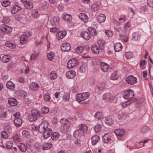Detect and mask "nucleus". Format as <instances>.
<instances>
[{
    "label": "nucleus",
    "mask_w": 153,
    "mask_h": 153,
    "mask_svg": "<svg viewBox=\"0 0 153 153\" xmlns=\"http://www.w3.org/2000/svg\"><path fill=\"white\" fill-rule=\"evenodd\" d=\"M87 66L85 63H83L80 67V71L82 73L84 72L86 70V68Z\"/></svg>",
    "instance_id": "obj_47"
},
{
    "label": "nucleus",
    "mask_w": 153,
    "mask_h": 153,
    "mask_svg": "<svg viewBox=\"0 0 153 153\" xmlns=\"http://www.w3.org/2000/svg\"><path fill=\"white\" fill-rule=\"evenodd\" d=\"M90 94L88 92L84 93L76 94V100L79 102L85 100L89 97Z\"/></svg>",
    "instance_id": "obj_5"
},
{
    "label": "nucleus",
    "mask_w": 153,
    "mask_h": 153,
    "mask_svg": "<svg viewBox=\"0 0 153 153\" xmlns=\"http://www.w3.org/2000/svg\"><path fill=\"white\" fill-rule=\"evenodd\" d=\"M100 140V137L97 135H95L91 138V143L93 145H94L99 142Z\"/></svg>",
    "instance_id": "obj_24"
},
{
    "label": "nucleus",
    "mask_w": 153,
    "mask_h": 153,
    "mask_svg": "<svg viewBox=\"0 0 153 153\" xmlns=\"http://www.w3.org/2000/svg\"><path fill=\"white\" fill-rule=\"evenodd\" d=\"M13 143L11 141H9L6 143V146L7 149H10L13 146Z\"/></svg>",
    "instance_id": "obj_55"
},
{
    "label": "nucleus",
    "mask_w": 153,
    "mask_h": 153,
    "mask_svg": "<svg viewBox=\"0 0 153 153\" xmlns=\"http://www.w3.org/2000/svg\"><path fill=\"white\" fill-rule=\"evenodd\" d=\"M125 56L127 58L129 59L132 57L133 54L130 52H127L126 53Z\"/></svg>",
    "instance_id": "obj_61"
},
{
    "label": "nucleus",
    "mask_w": 153,
    "mask_h": 153,
    "mask_svg": "<svg viewBox=\"0 0 153 153\" xmlns=\"http://www.w3.org/2000/svg\"><path fill=\"white\" fill-rule=\"evenodd\" d=\"M134 96V91L131 89H128L125 91L123 93V97L124 99L130 100L134 99L135 100L134 98H132Z\"/></svg>",
    "instance_id": "obj_6"
},
{
    "label": "nucleus",
    "mask_w": 153,
    "mask_h": 153,
    "mask_svg": "<svg viewBox=\"0 0 153 153\" xmlns=\"http://www.w3.org/2000/svg\"><path fill=\"white\" fill-rule=\"evenodd\" d=\"M97 89L98 90L99 92H101L104 88V87L102 84H100L98 85L97 86Z\"/></svg>",
    "instance_id": "obj_54"
},
{
    "label": "nucleus",
    "mask_w": 153,
    "mask_h": 153,
    "mask_svg": "<svg viewBox=\"0 0 153 153\" xmlns=\"http://www.w3.org/2000/svg\"><path fill=\"white\" fill-rule=\"evenodd\" d=\"M30 87L31 89L36 91L39 88V85L37 83L32 82L30 85Z\"/></svg>",
    "instance_id": "obj_27"
},
{
    "label": "nucleus",
    "mask_w": 153,
    "mask_h": 153,
    "mask_svg": "<svg viewBox=\"0 0 153 153\" xmlns=\"http://www.w3.org/2000/svg\"><path fill=\"white\" fill-rule=\"evenodd\" d=\"M40 113V111L37 110H33L32 114L28 116L29 120L31 122H33L36 121L37 118V115H39Z\"/></svg>",
    "instance_id": "obj_4"
},
{
    "label": "nucleus",
    "mask_w": 153,
    "mask_h": 153,
    "mask_svg": "<svg viewBox=\"0 0 153 153\" xmlns=\"http://www.w3.org/2000/svg\"><path fill=\"white\" fill-rule=\"evenodd\" d=\"M124 131L123 129H118L115 130L114 133L117 135L121 137L124 134Z\"/></svg>",
    "instance_id": "obj_33"
},
{
    "label": "nucleus",
    "mask_w": 153,
    "mask_h": 153,
    "mask_svg": "<svg viewBox=\"0 0 153 153\" xmlns=\"http://www.w3.org/2000/svg\"><path fill=\"white\" fill-rule=\"evenodd\" d=\"M102 126L98 124L94 128V131L96 133H97L101 131Z\"/></svg>",
    "instance_id": "obj_49"
},
{
    "label": "nucleus",
    "mask_w": 153,
    "mask_h": 153,
    "mask_svg": "<svg viewBox=\"0 0 153 153\" xmlns=\"http://www.w3.org/2000/svg\"><path fill=\"white\" fill-rule=\"evenodd\" d=\"M52 146V145L51 143H46L42 145V149L44 150H46L51 148Z\"/></svg>",
    "instance_id": "obj_41"
},
{
    "label": "nucleus",
    "mask_w": 153,
    "mask_h": 153,
    "mask_svg": "<svg viewBox=\"0 0 153 153\" xmlns=\"http://www.w3.org/2000/svg\"><path fill=\"white\" fill-rule=\"evenodd\" d=\"M61 123L63 125L60 128L61 131L63 134L68 132L70 129V123L69 121L65 118H62L60 120Z\"/></svg>",
    "instance_id": "obj_2"
},
{
    "label": "nucleus",
    "mask_w": 153,
    "mask_h": 153,
    "mask_svg": "<svg viewBox=\"0 0 153 153\" xmlns=\"http://www.w3.org/2000/svg\"><path fill=\"white\" fill-rule=\"evenodd\" d=\"M126 15L124 14L121 15L120 17L118 19L119 21L121 24L123 23L126 20Z\"/></svg>",
    "instance_id": "obj_45"
},
{
    "label": "nucleus",
    "mask_w": 153,
    "mask_h": 153,
    "mask_svg": "<svg viewBox=\"0 0 153 153\" xmlns=\"http://www.w3.org/2000/svg\"><path fill=\"white\" fill-rule=\"evenodd\" d=\"M126 82L130 85H133L137 82V78L132 75L128 76L126 79Z\"/></svg>",
    "instance_id": "obj_7"
},
{
    "label": "nucleus",
    "mask_w": 153,
    "mask_h": 153,
    "mask_svg": "<svg viewBox=\"0 0 153 153\" xmlns=\"http://www.w3.org/2000/svg\"><path fill=\"white\" fill-rule=\"evenodd\" d=\"M73 136L76 138H80L83 136V133L82 131L78 129L74 131Z\"/></svg>",
    "instance_id": "obj_12"
},
{
    "label": "nucleus",
    "mask_w": 153,
    "mask_h": 153,
    "mask_svg": "<svg viewBox=\"0 0 153 153\" xmlns=\"http://www.w3.org/2000/svg\"><path fill=\"white\" fill-rule=\"evenodd\" d=\"M70 98V94L68 92H66L64 93V96H63V100L65 101H68Z\"/></svg>",
    "instance_id": "obj_52"
},
{
    "label": "nucleus",
    "mask_w": 153,
    "mask_h": 153,
    "mask_svg": "<svg viewBox=\"0 0 153 153\" xmlns=\"http://www.w3.org/2000/svg\"><path fill=\"white\" fill-rule=\"evenodd\" d=\"M13 139L15 143L19 142L20 141V138L18 135H15L13 137Z\"/></svg>",
    "instance_id": "obj_60"
},
{
    "label": "nucleus",
    "mask_w": 153,
    "mask_h": 153,
    "mask_svg": "<svg viewBox=\"0 0 153 153\" xmlns=\"http://www.w3.org/2000/svg\"><path fill=\"white\" fill-rule=\"evenodd\" d=\"M118 77V75L117 73L114 72L112 74L110 77V79L111 80H114L117 79Z\"/></svg>",
    "instance_id": "obj_50"
},
{
    "label": "nucleus",
    "mask_w": 153,
    "mask_h": 153,
    "mask_svg": "<svg viewBox=\"0 0 153 153\" xmlns=\"http://www.w3.org/2000/svg\"><path fill=\"white\" fill-rule=\"evenodd\" d=\"M9 104L12 106H14L17 105V102L16 100L14 98H10L8 100Z\"/></svg>",
    "instance_id": "obj_43"
},
{
    "label": "nucleus",
    "mask_w": 153,
    "mask_h": 153,
    "mask_svg": "<svg viewBox=\"0 0 153 153\" xmlns=\"http://www.w3.org/2000/svg\"><path fill=\"white\" fill-rule=\"evenodd\" d=\"M71 46L70 44L65 42L62 43L61 46V50L63 51H68L71 49Z\"/></svg>",
    "instance_id": "obj_11"
},
{
    "label": "nucleus",
    "mask_w": 153,
    "mask_h": 153,
    "mask_svg": "<svg viewBox=\"0 0 153 153\" xmlns=\"http://www.w3.org/2000/svg\"><path fill=\"white\" fill-rule=\"evenodd\" d=\"M111 133H107L104 134L102 137V140L105 143H108L111 140Z\"/></svg>",
    "instance_id": "obj_16"
},
{
    "label": "nucleus",
    "mask_w": 153,
    "mask_h": 153,
    "mask_svg": "<svg viewBox=\"0 0 153 153\" xmlns=\"http://www.w3.org/2000/svg\"><path fill=\"white\" fill-rule=\"evenodd\" d=\"M76 51L78 53H81L83 51V48L81 46L78 47L76 48Z\"/></svg>",
    "instance_id": "obj_63"
},
{
    "label": "nucleus",
    "mask_w": 153,
    "mask_h": 153,
    "mask_svg": "<svg viewBox=\"0 0 153 153\" xmlns=\"http://www.w3.org/2000/svg\"><path fill=\"white\" fill-rule=\"evenodd\" d=\"M10 56L7 55H4L1 58V60L4 63H7L9 62L10 60Z\"/></svg>",
    "instance_id": "obj_32"
},
{
    "label": "nucleus",
    "mask_w": 153,
    "mask_h": 153,
    "mask_svg": "<svg viewBox=\"0 0 153 153\" xmlns=\"http://www.w3.org/2000/svg\"><path fill=\"white\" fill-rule=\"evenodd\" d=\"M59 136V133L57 132H54L52 133L51 135V138L53 140H57Z\"/></svg>",
    "instance_id": "obj_38"
},
{
    "label": "nucleus",
    "mask_w": 153,
    "mask_h": 153,
    "mask_svg": "<svg viewBox=\"0 0 153 153\" xmlns=\"http://www.w3.org/2000/svg\"><path fill=\"white\" fill-rule=\"evenodd\" d=\"M66 34V32L65 31L58 32L56 34V37L58 40H60L63 39Z\"/></svg>",
    "instance_id": "obj_23"
},
{
    "label": "nucleus",
    "mask_w": 153,
    "mask_h": 153,
    "mask_svg": "<svg viewBox=\"0 0 153 153\" xmlns=\"http://www.w3.org/2000/svg\"><path fill=\"white\" fill-rule=\"evenodd\" d=\"M28 39L27 35L25 34L22 35L20 37V42L21 44L24 45L27 42Z\"/></svg>",
    "instance_id": "obj_15"
},
{
    "label": "nucleus",
    "mask_w": 153,
    "mask_h": 153,
    "mask_svg": "<svg viewBox=\"0 0 153 153\" xmlns=\"http://www.w3.org/2000/svg\"><path fill=\"white\" fill-rule=\"evenodd\" d=\"M54 54L52 52H50L47 54L48 58L50 60L52 61L53 59Z\"/></svg>",
    "instance_id": "obj_51"
},
{
    "label": "nucleus",
    "mask_w": 153,
    "mask_h": 153,
    "mask_svg": "<svg viewBox=\"0 0 153 153\" xmlns=\"http://www.w3.org/2000/svg\"><path fill=\"white\" fill-rule=\"evenodd\" d=\"M38 131L40 133H43V136L45 139L50 137L53 132L52 129L48 126V122L46 121H43L39 124Z\"/></svg>",
    "instance_id": "obj_1"
},
{
    "label": "nucleus",
    "mask_w": 153,
    "mask_h": 153,
    "mask_svg": "<svg viewBox=\"0 0 153 153\" xmlns=\"http://www.w3.org/2000/svg\"><path fill=\"white\" fill-rule=\"evenodd\" d=\"M1 29L4 32L9 34L12 31V29L10 27L5 25H2L1 26Z\"/></svg>",
    "instance_id": "obj_9"
},
{
    "label": "nucleus",
    "mask_w": 153,
    "mask_h": 153,
    "mask_svg": "<svg viewBox=\"0 0 153 153\" xmlns=\"http://www.w3.org/2000/svg\"><path fill=\"white\" fill-rule=\"evenodd\" d=\"M139 36V34L138 32H134L132 34V40L135 41H137Z\"/></svg>",
    "instance_id": "obj_46"
},
{
    "label": "nucleus",
    "mask_w": 153,
    "mask_h": 153,
    "mask_svg": "<svg viewBox=\"0 0 153 153\" xmlns=\"http://www.w3.org/2000/svg\"><path fill=\"white\" fill-rule=\"evenodd\" d=\"M76 75V72L72 70L67 71L66 74V76L68 79L73 78L75 77Z\"/></svg>",
    "instance_id": "obj_14"
},
{
    "label": "nucleus",
    "mask_w": 153,
    "mask_h": 153,
    "mask_svg": "<svg viewBox=\"0 0 153 153\" xmlns=\"http://www.w3.org/2000/svg\"><path fill=\"white\" fill-rule=\"evenodd\" d=\"M99 8L98 6L96 4H93L91 6V9L93 11H97Z\"/></svg>",
    "instance_id": "obj_59"
},
{
    "label": "nucleus",
    "mask_w": 153,
    "mask_h": 153,
    "mask_svg": "<svg viewBox=\"0 0 153 153\" xmlns=\"http://www.w3.org/2000/svg\"><path fill=\"white\" fill-rule=\"evenodd\" d=\"M10 4V2L9 1L6 0L2 1L1 4L3 7H6L9 5Z\"/></svg>",
    "instance_id": "obj_58"
},
{
    "label": "nucleus",
    "mask_w": 153,
    "mask_h": 153,
    "mask_svg": "<svg viewBox=\"0 0 153 153\" xmlns=\"http://www.w3.org/2000/svg\"><path fill=\"white\" fill-rule=\"evenodd\" d=\"M10 20L9 18L7 17H4L3 19L2 20V22L3 23H8Z\"/></svg>",
    "instance_id": "obj_64"
},
{
    "label": "nucleus",
    "mask_w": 153,
    "mask_h": 153,
    "mask_svg": "<svg viewBox=\"0 0 153 153\" xmlns=\"http://www.w3.org/2000/svg\"><path fill=\"white\" fill-rule=\"evenodd\" d=\"M81 36L86 40H88L90 38V35L89 33L87 32H84L81 34Z\"/></svg>",
    "instance_id": "obj_29"
},
{
    "label": "nucleus",
    "mask_w": 153,
    "mask_h": 153,
    "mask_svg": "<svg viewBox=\"0 0 153 153\" xmlns=\"http://www.w3.org/2000/svg\"><path fill=\"white\" fill-rule=\"evenodd\" d=\"M73 145L75 146H80L82 144V141L79 140L75 139L73 141Z\"/></svg>",
    "instance_id": "obj_42"
},
{
    "label": "nucleus",
    "mask_w": 153,
    "mask_h": 153,
    "mask_svg": "<svg viewBox=\"0 0 153 153\" xmlns=\"http://www.w3.org/2000/svg\"><path fill=\"white\" fill-rule=\"evenodd\" d=\"M113 96L108 93H107L104 94L102 97V99L104 100L109 101L112 100Z\"/></svg>",
    "instance_id": "obj_17"
},
{
    "label": "nucleus",
    "mask_w": 153,
    "mask_h": 153,
    "mask_svg": "<svg viewBox=\"0 0 153 153\" xmlns=\"http://www.w3.org/2000/svg\"><path fill=\"white\" fill-rule=\"evenodd\" d=\"M31 15L33 18H37L39 16L40 13L37 10H34L32 11Z\"/></svg>",
    "instance_id": "obj_34"
},
{
    "label": "nucleus",
    "mask_w": 153,
    "mask_h": 153,
    "mask_svg": "<svg viewBox=\"0 0 153 153\" xmlns=\"http://www.w3.org/2000/svg\"><path fill=\"white\" fill-rule=\"evenodd\" d=\"M5 45L10 49L16 48V46L13 43L10 41H7L5 43Z\"/></svg>",
    "instance_id": "obj_36"
},
{
    "label": "nucleus",
    "mask_w": 153,
    "mask_h": 153,
    "mask_svg": "<svg viewBox=\"0 0 153 153\" xmlns=\"http://www.w3.org/2000/svg\"><path fill=\"white\" fill-rule=\"evenodd\" d=\"M62 17L64 20L69 22L72 19V17L71 14H68L67 13L64 12L62 15Z\"/></svg>",
    "instance_id": "obj_10"
},
{
    "label": "nucleus",
    "mask_w": 153,
    "mask_h": 153,
    "mask_svg": "<svg viewBox=\"0 0 153 153\" xmlns=\"http://www.w3.org/2000/svg\"><path fill=\"white\" fill-rule=\"evenodd\" d=\"M1 136L4 139H7L8 137V134L5 131L1 132Z\"/></svg>",
    "instance_id": "obj_62"
},
{
    "label": "nucleus",
    "mask_w": 153,
    "mask_h": 153,
    "mask_svg": "<svg viewBox=\"0 0 153 153\" xmlns=\"http://www.w3.org/2000/svg\"><path fill=\"white\" fill-rule=\"evenodd\" d=\"M41 110L42 112L45 114L48 113L49 111V109L48 107L45 106L42 107Z\"/></svg>",
    "instance_id": "obj_53"
},
{
    "label": "nucleus",
    "mask_w": 153,
    "mask_h": 153,
    "mask_svg": "<svg viewBox=\"0 0 153 153\" xmlns=\"http://www.w3.org/2000/svg\"><path fill=\"white\" fill-rule=\"evenodd\" d=\"M77 64V60L75 59H72L68 61L67 64V67L69 68H72L75 67Z\"/></svg>",
    "instance_id": "obj_8"
},
{
    "label": "nucleus",
    "mask_w": 153,
    "mask_h": 153,
    "mask_svg": "<svg viewBox=\"0 0 153 153\" xmlns=\"http://www.w3.org/2000/svg\"><path fill=\"white\" fill-rule=\"evenodd\" d=\"M22 7L21 6L18 5H15L12 7L11 12L12 14H14L21 10Z\"/></svg>",
    "instance_id": "obj_21"
},
{
    "label": "nucleus",
    "mask_w": 153,
    "mask_h": 153,
    "mask_svg": "<svg viewBox=\"0 0 153 153\" xmlns=\"http://www.w3.org/2000/svg\"><path fill=\"white\" fill-rule=\"evenodd\" d=\"M78 129L84 133L87 131L88 129V127L85 124H81L78 126Z\"/></svg>",
    "instance_id": "obj_20"
},
{
    "label": "nucleus",
    "mask_w": 153,
    "mask_h": 153,
    "mask_svg": "<svg viewBox=\"0 0 153 153\" xmlns=\"http://www.w3.org/2000/svg\"><path fill=\"white\" fill-rule=\"evenodd\" d=\"M134 101V99H131L126 101L122 103L121 105V106L122 108H124L127 106L131 103L133 102Z\"/></svg>",
    "instance_id": "obj_40"
},
{
    "label": "nucleus",
    "mask_w": 153,
    "mask_h": 153,
    "mask_svg": "<svg viewBox=\"0 0 153 153\" xmlns=\"http://www.w3.org/2000/svg\"><path fill=\"white\" fill-rule=\"evenodd\" d=\"M18 148L19 150L22 152H25L27 150L26 146L23 143H19L18 145Z\"/></svg>",
    "instance_id": "obj_28"
},
{
    "label": "nucleus",
    "mask_w": 153,
    "mask_h": 153,
    "mask_svg": "<svg viewBox=\"0 0 153 153\" xmlns=\"http://www.w3.org/2000/svg\"><path fill=\"white\" fill-rule=\"evenodd\" d=\"M39 52L38 51H34L33 53L30 54V60H31L35 59L39 55Z\"/></svg>",
    "instance_id": "obj_37"
},
{
    "label": "nucleus",
    "mask_w": 153,
    "mask_h": 153,
    "mask_svg": "<svg viewBox=\"0 0 153 153\" xmlns=\"http://www.w3.org/2000/svg\"><path fill=\"white\" fill-rule=\"evenodd\" d=\"M24 5L25 7L27 9H30L32 8L33 7V5L32 3L30 1H27L25 3Z\"/></svg>",
    "instance_id": "obj_44"
},
{
    "label": "nucleus",
    "mask_w": 153,
    "mask_h": 153,
    "mask_svg": "<svg viewBox=\"0 0 153 153\" xmlns=\"http://www.w3.org/2000/svg\"><path fill=\"white\" fill-rule=\"evenodd\" d=\"M94 117L97 119L101 120L104 118V115L102 112L98 111L95 113Z\"/></svg>",
    "instance_id": "obj_30"
},
{
    "label": "nucleus",
    "mask_w": 153,
    "mask_h": 153,
    "mask_svg": "<svg viewBox=\"0 0 153 153\" xmlns=\"http://www.w3.org/2000/svg\"><path fill=\"white\" fill-rule=\"evenodd\" d=\"M14 123L16 127H19L22 124V121L21 118H15L14 120Z\"/></svg>",
    "instance_id": "obj_25"
},
{
    "label": "nucleus",
    "mask_w": 153,
    "mask_h": 153,
    "mask_svg": "<svg viewBox=\"0 0 153 153\" xmlns=\"http://www.w3.org/2000/svg\"><path fill=\"white\" fill-rule=\"evenodd\" d=\"M114 47L115 51L116 52H118L122 50L123 46L121 43L118 42L114 44Z\"/></svg>",
    "instance_id": "obj_22"
},
{
    "label": "nucleus",
    "mask_w": 153,
    "mask_h": 153,
    "mask_svg": "<svg viewBox=\"0 0 153 153\" xmlns=\"http://www.w3.org/2000/svg\"><path fill=\"white\" fill-rule=\"evenodd\" d=\"M59 18L57 17L53 18L51 21V25L53 26L57 25L59 24Z\"/></svg>",
    "instance_id": "obj_31"
},
{
    "label": "nucleus",
    "mask_w": 153,
    "mask_h": 153,
    "mask_svg": "<svg viewBox=\"0 0 153 153\" xmlns=\"http://www.w3.org/2000/svg\"><path fill=\"white\" fill-rule=\"evenodd\" d=\"M105 123L108 125H112L114 123L113 120L110 117L106 118L105 120Z\"/></svg>",
    "instance_id": "obj_35"
},
{
    "label": "nucleus",
    "mask_w": 153,
    "mask_h": 153,
    "mask_svg": "<svg viewBox=\"0 0 153 153\" xmlns=\"http://www.w3.org/2000/svg\"><path fill=\"white\" fill-rule=\"evenodd\" d=\"M149 130V127L147 126H145L143 127L140 130L141 133H145Z\"/></svg>",
    "instance_id": "obj_48"
},
{
    "label": "nucleus",
    "mask_w": 153,
    "mask_h": 153,
    "mask_svg": "<svg viewBox=\"0 0 153 153\" xmlns=\"http://www.w3.org/2000/svg\"><path fill=\"white\" fill-rule=\"evenodd\" d=\"M97 19L99 23H103L105 21L106 16L104 14L101 13L97 15Z\"/></svg>",
    "instance_id": "obj_19"
},
{
    "label": "nucleus",
    "mask_w": 153,
    "mask_h": 153,
    "mask_svg": "<svg viewBox=\"0 0 153 153\" xmlns=\"http://www.w3.org/2000/svg\"><path fill=\"white\" fill-rule=\"evenodd\" d=\"M57 74L54 71H52L50 73L49 75V78L51 80H54L56 79Z\"/></svg>",
    "instance_id": "obj_39"
},
{
    "label": "nucleus",
    "mask_w": 153,
    "mask_h": 153,
    "mask_svg": "<svg viewBox=\"0 0 153 153\" xmlns=\"http://www.w3.org/2000/svg\"><path fill=\"white\" fill-rule=\"evenodd\" d=\"M22 134L25 137H27L30 136L29 132L27 130H24L22 132Z\"/></svg>",
    "instance_id": "obj_56"
},
{
    "label": "nucleus",
    "mask_w": 153,
    "mask_h": 153,
    "mask_svg": "<svg viewBox=\"0 0 153 153\" xmlns=\"http://www.w3.org/2000/svg\"><path fill=\"white\" fill-rule=\"evenodd\" d=\"M44 99L46 101H48L50 99V97L48 92L46 93L44 95Z\"/></svg>",
    "instance_id": "obj_57"
},
{
    "label": "nucleus",
    "mask_w": 153,
    "mask_h": 153,
    "mask_svg": "<svg viewBox=\"0 0 153 153\" xmlns=\"http://www.w3.org/2000/svg\"><path fill=\"white\" fill-rule=\"evenodd\" d=\"M99 46L96 45H91V49L92 52L95 54H98L100 52V49L101 50H103L104 48V45L105 44L104 41H98Z\"/></svg>",
    "instance_id": "obj_3"
},
{
    "label": "nucleus",
    "mask_w": 153,
    "mask_h": 153,
    "mask_svg": "<svg viewBox=\"0 0 153 153\" xmlns=\"http://www.w3.org/2000/svg\"><path fill=\"white\" fill-rule=\"evenodd\" d=\"M78 16L80 19L85 22H87L88 21V17L85 13H81L79 14Z\"/></svg>",
    "instance_id": "obj_13"
},
{
    "label": "nucleus",
    "mask_w": 153,
    "mask_h": 153,
    "mask_svg": "<svg viewBox=\"0 0 153 153\" xmlns=\"http://www.w3.org/2000/svg\"><path fill=\"white\" fill-rule=\"evenodd\" d=\"M7 88L11 90H13L15 88L14 84L11 81H9L7 83Z\"/></svg>",
    "instance_id": "obj_26"
},
{
    "label": "nucleus",
    "mask_w": 153,
    "mask_h": 153,
    "mask_svg": "<svg viewBox=\"0 0 153 153\" xmlns=\"http://www.w3.org/2000/svg\"><path fill=\"white\" fill-rule=\"evenodd\" d=\"M100 67L101 70L104 72H107L109 66L106 63L104 62H102L100 64Z\"/></svg>",
    "instance_id": "obj_18"
}]
</instances>
